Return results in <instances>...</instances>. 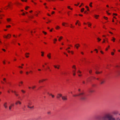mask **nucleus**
Here are the masks:
<instances>
[{
  "instance_id": "obj_61",
  "label": "nucleus",
  "mask_w": 120,
  "mask_h": 120,
  "mask_svg": "<svg viewBox=\"0 0 120 120\" xmlns=\"http://www.w3.org/2000/svg\"><path fill=\"white\" fill-rule=\"evenodd\" d=\"M16 59L15 58L14 59V60L15 61H16Z\"/></svg>"
},
{
  "instance_id": "obj_58",
  "label": "nucleus",
  "mask_w": 120,
  "mask_h": 120,
  "mask_svg": "<svg viewBox=\"0 0 120 120\" xmlns=\"http://www.w3.org/2000/svg\"><path fill=\"white\" fill-rule=\"evenodd\" d=\"M117 73L118 74L120 75V71H117Z\"/></svg>"
},
{
  "instance_id": "obj_55",
  "label": "nucleus",
  "mask_w": 120,
  "mask_h": 120,
  "mask_svg": "<svg viewBox=\"0 0 120 120\" xmlns=\"http://www.w3.org/2000/svg\"><path fill=\"white\" fill-rule=\"evenodd\" d=\"M43 32L45 34H47V33L46 32L44 31H43Z\"/></svg>"
},
{
  "instance_id": "obj_52",
  "label": "nucleus",
  "mask_w": 120,
  "mask_h": 120,
  "mask_svg": "<svg viewBox=\"0 0 120 120\" xmlns=\"http://www.w3.org/2000/svg\"><path fill=\"white\" fill-rule=\"evenodd\" d=\"M29 73V72H28V71H26V74L27 75H28Z\"/></svg>"
},
{
  "instance_id": "obj_8",
  "label": "nucleus",
  "mask_w": 120,
  "mask_h": 120,
  "mask_svg": "<svg viewBox=\"0 0 120 120\" xmlns=\"http://www.w3.org/2000/svg\"><path fill=\"white\" fill-rule=\"evenodd\" d=\"M100 84H102L104 83L105 82V80L104 79H101L100 81Z\"/></svg>"
},
{
  "instance_id": "obj_60",
  "label": "nucleus",
  "mask_w": 120,
  "mask_h": 120,
  "mask_svg": "<svg viewBox=\"0 0 120 120\" xmlns=\"http://www.w3.org/2000/svg\"><path fill=\"white\" fill-rule=\"evenodd\" d=\"M120 67V65L119 66L118 65H117L116 66V68L119 67Z\"/></svg>"
},
{
  "instance_id": "obj_19",
  "label": "nucleus",
  "mask_w": 120,
  "mask_h": 120,
  "mask_svg": "<svg viewBox=\"0 0 120 120\" xmlns=\"http://www.w3.org/2000/svg\"><path fill=\"white\" fill-rule=\"evenodd\" d=\"M8 8H9V7L8 6V5L4 7V9L5 10H6V9H8Z\"/></svg>"
},
{
  "instance_id": "obj_24",
  "label": "nucleus",
  "mask_w": 120,
  "mask_h": 120,
  "mask_svg": "<svg viewBox=\"0 0 120 120\" xmlns=\"http://www.w3.org/2000/svg\"><path fill=\"white\" fill-rule=\"evenodd\" d=\"M115 120H120V117H117L116 119L115 118Z\"/></svg>"
},
{
  "instance_id": "obj_50",
  "label": "nucleus",
  "mask_w": 120,
  "mask_h": 120,
  "mask_svg": "<svg viewBox=\"0 0 120 120\" xmlns=\"http://www.w3.org/2000/svg\"><path fill=\"white\" fill-rule=\"evenodd\" d=\"M33 32H34V33H35V32L34 31H31L30 32V33L32 34V33H33Z\"/></svg>"
},
{
  "instance_id": "obj_5",
  "label": "nucleus",
  "mask_w": 120,
  "mask_h": 120,
  "mask_svg": "<svg viewBox=\"0 0 120 120\" xmlns=\"http://www.w3.org/2000/svg\"><path fill=\"white\" fill-rule=\"evenodd\" d=\"M22 104V102L19 100H18L16 101L15 103V104L16 105H21Z\"/></svg>"
},
{
  "instance_id": "obj_11",
  "label": "nucleus",
  "mask_w": 120,
  "mask_h": 120,
  "mask_svg": "<svg viewBox=\"0 0 120 120\" xmlns=\"http://www.w3.org/2000/svg\"><path fill=\"white\" fill-rule=\"evenodd\" d=\"M7 39H9L10 38L11 36V35L10 34H8L7 35Z\"/></svg>"
},
{
  "instance_id": "obj_38",
  "label": "nucleus",
  "mask_w": 120,
  "mask_h": 120,
  "mask_svg": "<svg viewBox=\"0 0 120 120\" xmlns=\"http://www.w3.org/2000/svg\"><path fill=\"white\" fill-rule=\"evenodd\" d=\"M19 73L20 74H22L23 73V72L22 71H19Z\"/></svg>"
},
{
  "instance_id": "obj_2",
  "label": "nucleus",
  "mask_w": 120,
  "mask_h": 120,
  "mask_svg": "<svg viewBox=\"0 0 120 120\" xmlns=\"http://www.w3.org/2000/svg\"><path fill=\"white\" fill-rule=\"evenodd\" d=\"M80 96V99L82 100H85L86 99V96L84 93H81L79 94Z\"/></svg>"
},
{
  "instance_id": "obj_14",
  "label": "nucleus",
  "mask_w": 120,
  "mask_h": 120,
  "mask_svg": "<svg viewBox=\"0 0 120 120\" xmlns=\"http://www.w3.org/2000/svg\"><path fill=\"white\" fill-rule=\"evenodd\" d=\"M23 82L22 81H20L19 83V86H21L23 84Z\"/></svg>"
},
{
  "instance_id": "obj_7",
  "label": "nucleus",
  "mask_w": 120,
  "mask_h": 120,
  "mask_svg": "<svg viewBox=\"0 0 120 120\" xmlns=\"http://www.w3.org/2000/svg\"><path fill=\"white\" fill-rule=\"evenodd\" d=\"M62 95L61 94H58L56 96V98L58 99H59L60 97H62Z\"/></svg>"
},
{
  "instance_id": "obj_46",
  "label": "nucleus",
  "mask_w": 120,
  "mask_h": 120,
  "mask_svg": "<svg viewBox=\"0 0 120 120\" xmlns=\"http://www.w3.org/2000/svg\"><path fill=\"white\" fill-rule=\"evenodd\" d=\"M29 17V18H30L31 19H32L33 18V16H30V17Z\"/></svg>"
},
{
  "instance_id": "obj_56",
  "label": "nucleus",
  "mask_w": 120,
  "mask_h": 120,
  "mask_svg": "<svg viewBox=\"0 0 120 120\" xmlns=\"http://www.w3.org/2000/svg\"><path fill=\"white\" fill-rule=\"evenodd\" d=\"M41 53H42L41 55V56H44V55H43V52H41Z\"/></svg>"
},
{
  "instance_id": "obj_32",
  "label": "nucleus",
  "mask_w": 120,
  "mask_h": 120,
  "mask_svg": "<svg viewBox=\"0 0 120 120\" xmlns=\"http://www.w3.org/2000/svg\"><path fill=\"white\" fill-rule=\"evenodd\" d=\"M79 96V94L78 95H73V96L74 97H75L76 96Z\"/></svg>"
},
{
  "instance_id": "obj_17",
  "label": "nucleus",
  "mask_w": 120,
  "mask_h": 120,
  "mask_svg": "<svg viewBox=\"0 0 120 120\" xmlns=\"http://www.w3.org/2000/svg\"><path fill=\"white\" fill-rule=\"evenodd\" d=\"M47 56L48 57L49 59H50L51 57V54L49 53V54L47 55Z\"/></svg>"
},
{
  "instance_id": "obj_59",
  "label": "nucleus",
  "mask_w": 120,
  "mask_h": 120,
  "mask_svg": "<svg viewBox=\"0 0 120 120\" xmlns=\"http://www.w3.org/2000/svg\"><path fill=\"white\" fill-rule=\"evenodd\" d=\"M22 15H25V14L23 12L22 14Z\"/></svg>"
},
{
  "instance_id": "obj_15",
  "label": "nucleus",
  "mask_w": 120,
  "mask_h": 120,
  "mask_svg": "<svg viewBox=\"0 0 120 120\" xmlns=\"http://www.w3.org/2000/svg\"><path fill=\"white\" fill-rule=\"evenodd\" d=\"M89 92L90 93H93L94 92V90H91V89H89Z\"/></svg>"
},
{
  "instance_id": "obj_42",
  "label": "nucleus",
  "mask_w": 120,
  "mask_h": 120,
  "mask_svg": "<svg viewBox=\"0 0 120 120\" xmlns=\"http://www.w3.org/2000/svg\"><path fill=\"white\" fill-rule=\"evenodd\" d=\"M97 39L98 40V41H100L101 40V39L99 38H98Z\"/></svg>"
},
{
  "instance_id": "obj_48",
  "label": "nucleus",
  "mask_w": 120,
  "mask_h": 120,
  "mask_svg": "<svg viewBox=\"0 0 120 120\" xmlns=\"http://www.w3.org/2000/svg\"><path fill=\"white\" fill-rule=\"evenodd\" d=\"M117 113V112H113V113L114 114H116Z\"/></svg>"
},
{
  "instance_id": "obj_49",
  "label": "nucleus",
  "mask_w": 120,
  "mask_h": 120,
  "mask_svg": "<svg viewBox=\"0 0 120 120\" xmlns=\"http://www.w3.org/2000/svg\"><path fill=\"white\" fill-rule=\"evenodd\" d=\"M60 28V27L58 26H57L56 27V29H58V28Z\"/></svg>"
},
{
  "instance_id": "obj_3",
  "label": "nucleus",
  "mask_w": 120,
  "mask_h": 120,
  "mask_svg": "<svg viewBox=\"0 0 120 120\" xmlns=\"http://www.w3.org/2000/svg\"><path fill=\"white\" fill-rule=\"evenodd\" d=\"M27 107L28 108L30 109H32L34 107V106L32 105V103L31 102H29L28 103Z\"/></svg>"
},
{
  "instance_id": "obj_36",
  "label": "nucleus",
  "mask_w": 120,
  "mask_h": 120,
  "mask_svg": "<svg viewBox=\"0 0 120 120\" xmlns=\"http://www.w3.org/2000/svg\"><path fill=\"white\" fill-rule=\"evenodd\" d=\"M47 113L48 115H50L51 114V112L50 111L48 112H47Z\"/></svg>"
},
{
  "instance_id": "obj_13",
  "label": "nucleus",
  "mask_w": 120,
  "mask_h": 120,
  "mask_svg": "<svg viewBox=\"0 0 120 120\" xmlns=\"http://www.w3.org/2000/svg\"><path fill=\"white\" fill-rule=\"evenodd\" d=\"M80 46V45L78 44H77L75 45V47L77 49H78L79 47Z\"/></svg>"
},
{
  "instance_id": "obj_26",
  "label": "nucleus",
  "mask_w": 120,
  "mask_h": 120,
  "mask_svg": "<svg viewBox=\"0 0 120 120\" xmlns=\"http://www.w3.org/2000/svg\"><path fill=\"white\" fill-rule=\"evenodd\" d=\"M63 37L62 36L60 37V38L58 39V40L59 41H60V40L62 39L63 38Z\"/></svg>"
},
{
  "instance_id": "obj_63",
  "label": "nucleus",
  "mask_w": 120,
  "mask_h": 120,
  "mask_svg": "<svg viewBox=\"0 0 120 120\" xmlns=\"http://www.w3.org/2000/svg\"><path fill=\"white\" fill-rule=\"evenodd\" d=\"M114 54V53L113 52H111V54L112 55H113Z\"/></svg>"
},
{
  "instance_id": "obj_33",
  "label": "nucleus",
  "mask_w": 120,
  "mask_h": 120,
  "mask_svg": "<svg viewBox=\"0 0 120 120\" xmlns=\"http://www.w3.org/2000/svg\"><path fill=\"white\" fill-rule=\"evenodd\" d=\"M92 2H91L89 4V6L91 7H92Z\"/></svg>"
},
{
  "instance_id": "obj_16",
  "label": "nucleus",
  "mask_w": 120,
  "mask_h": 120,
  "mask_svg": "<svg viewBox=\"0 0 120 120\" xmlns=\"http://www.w3.org/2000/svg\"><path fill=\"white\" fill-rule=\"evenodd\" d=\"M13 104H11L9 107V109L10 110H11V109L12 107L13 106Z\"/></svg>"
},
{
  "instance_id": "obj_64",
  "label": "nucleus",
  "mask_w": 120,
  "mask_h": 120,
  "mask_svg": "<svg viewBox=\"0 0 120 120\" xmlns=\"http://www.w3.org/2000/svg\"><path fill=\"white\" fill-rule=\"evenodd\" d=\"M17 92H16V91H15V90H14V94H15L16 93H17Z\"/></svg>"
},
{
  "instance_id": "obj_28",
  "label": "nucleus",
  "mask_w": 120,
  "mask_h": 120,
  "mask_svg": "<svg viewBox=\"0 0 120 120\" xmlns=\"http://www.w3.org/2000/svg\"><path fill=\"white\" fill-rule=\"evenodd\" d=\"M21 91L23 93H25V91L23 90H21Z\"/></svg>"
},
{
  "instance_id": "obj_54",
  "label": "nucleus",
  "mask_w": 120,
  "mask_h": 120,
  "mask_svg": "<svg viewBox=\"0 0 120 120\" xmlns=\"http://www.w3.org/2000/svg\"><path fill=\"white\" fill-rule=\"evenodd\" d=\"M2 50L4 51V52H5L6 50L4 49H2Z\"/></svg>"
},
{
  "instance_id": "obj_43",
  "label": "nucleus",
  "mask_w": 120,
  "mask_h": 120,
  "mask_svg": "<svg viewBox=\"0 0 120 120\" xmlns=\"http://www.w3.org/2000/svg\"><path fill=\"white\" fill-rule=\"evenodd\" d=\"M73 68H74L75 70L76 69V68L75 67V66L74 65L72 67Z\"/></svg>"
},
{
  "instance_id": "obj_44",
  "label": "nucleus",
  "mask_w": 120,
  "mask_h": 120,
  "mask_svg": "<svg viewBox=\"0 0 120 120\" xmlns=\"http://www.w3.org/2000/svg\"><path fill=\"white\" fill-rule=\"evenodd\" d=\"M92 72V70H90L89 71V73L90 74Z\"/></svg>"
},
{
  "instance_id": "obj_4",
  "label": "nucleus",
  "mask_w": 120,
  "mask_h": 120,
  "mask_svg": "<svg viewBox=\"0 0 120 120\" xmlns=\"http://www.w3.org/2000/svg\"><path fill=\"white\" fill-rule=\"evenodd\" d=\"M4 106L5 109H7L8 108V103L7 102H5L3 105Z\"/></svg>"
},
{
  "instance_id": "obj_40",
  "label": "nucleus",
  "mask_w": 120,
  "mask_h": 120,
  "mask_svg": "<svg viewBox=\"0 0 120 120\" xmlns=\"http://www.w3.org/2000/svg\"><path fill=\"white\" fill-rule=\"evenodd\" d=\"M15 95L17 96H18L19 95V94H18L17 92L15 93Z\"/></svg>"
},
{
  "instance_id": "obj_53",
  "label": "nucleus",
  "mask_w": 120,
  "mask_h": 120,
  "mask_svg": "<svg viewBox=\"0 0 120 120\" xmlns=\"http://www.w3.org/2000/svg\"><path fill=\"white\" fill-rule=\"evenodd\" d=\"M3 80L5 82H6V79L5 78H4Z\"/></svg>"
},
{
  "instance_id": "obj_57",
  "label": "nucleus",
  "mask_w": 120,
  "mask_h": 120,
  "mask_svg": "<svg viewBox=\"0 0 120 120\" xmlns=\"http://www.w3.org/2000/svg\"><path fill=\"white\" fill-rule=\"evenodd\" d=\"M3 62L4 64H5V62L4 61H3Z\"/></svg>"
},
{
  "instance_id": "obj_37",
  "label": "nucleus",
  "mask_w": 120,
  "mask_h": 120,
  "mask_svg": "<svg viewBox=\"0 0 120 120\" xmlns=\"http://www.w3.org/2000/svg\"><path fill=\"white\" fill-rule=\"evenodd\" d=\"M112 38H113V39H112V41H113V42H114L115 41V39L113 37Z\"/></svg>"
},
{
  "instance_id": "obj_45",
  "label": "nucleus",
  "mask_w": 120,
  "mask_h": 120,
  "mask_svg": "<svg viewBox=\"0 0 120 120\" xmlns=\"http://www.w3.org/2000/svg\"><path fill=\"white\" fill-rule=\"evenodd\" d=\"M99 16V15H95V17L96 18V19L97 18V17H98Z\"/></svg>"
},
{
  "instance_id": "obj_35",
  "label": "nucleus",
  "mask_w": 120,
  "mask_h": 120,
  "mask_svg": "<svg viewBox=\"0 0 120 120\" xmlns=\"http://www.w3.org/2000/svg\"><path fill=\"white\" fill-rule=\"evenodd\" d=\"M19 68H20L21 69H22L23 68V67L22 66H19L18 67Z\"/></svg>"
},
{
  "instance_id": "obj_47",
  "label": "nucleus",
  "mask_w": 120,
  "mask_h": 120,
  "mask_svg": "<svg viewBox=\"0 0 120 120\" xmlns=\"http://www.w3.org/2000/svg\"><path fill=\"white\" fill-rule=\"evenodd\" d=\"M104 18L106 20H107L108 19V18H107V17H106L105 16H104Z\"/></svg>"
},
{
  "instance_id": "obj_34",
  "label": "nucleus",
  "mask_w": 120,
  "mask_h": 120,
  "mask_svg": "<svg viewBox=\"0 0 120 120\" xmlns=\"http://www.w3.org/2000/svg\"><path fill=\"white\" fill-rule=\"evenodd\" d=\"M102 72H97V71H96V72H95V73L96 74H99L100 73H101Z\"/></svg>"
},
{
  "instance_id": "obj_62",
  "label": "nucleus",
  "mask_w": 120,
  "mask_h": 120,
  "mask_svg": "<svg viewBox=\"0 0 120 120\" xmlns=\"http://www.w3.org/2000/svg\"><path fill=\"white\" fill-rule=\"evenodd\" d=\"M13 36L14 37H15V38L17 37L14 34L13 35Z\"/></svg>"
},
{
  "instance_id": "obj_51",
  "label": "nucleus",
  "mask_w": 120,
  "mask_h": 120,
  "mask_svg": "<svg viewBox=\"0 0 120 120\" xmlns=\"http://www.w3.org/2000/svg\"><path fill=\"white\" fill-rule=\"evenodd\" d=\"M106 12L108 15H110V13H108L107 11H106Z\"/></svg>"
},
{
  "instance_id": "obj_23",
  "label": "nucleus",
  "mask_w": 120,
  "mask_h": 120,
  "mask_svg": "<svg viewBox=\"0 0 120 120\" xmlns=\"http://www.w3.org/2000/svg\"><path fill=\"white\" fill-rule=\"evenodd\" d=\"M3 37L4 38L7 39V36L5 35H4V36H3Z\"/></svg>"
},
{
  "instance_id": "obj_39",
  "label": "nucleus",
  "mask_w": 120,
  "mask_h": 120,
  "mask_svg": "<svg viewBox=\"0 0 120 120\" xmlns=\"http://www.w3.org/2000/svg\"><path fill=\"white\" fill-rule=\"evenodd\" d=\"M36 87V86H32V88L34 89Z\"/></svg>"
},
{
  "instance_id": "obj_29",
  "label": "nucleus",
  "mask_w": 120,
  "mask_h": 120,
  "mask_svg": "<svg viewBox=\"0 0 120 120\" xmlns=\"http://www.w3.org/2000/svg\"><path fill=\"white\" fill-rule=\"evenodd\" d=\"M84 9V8H82L81 9V11L82 12H83V11Z\"/></svg>"
},
{
  "instance_id": "obj_1",
  "label": "nucleus",
  "mask_w": 120,
  "mask_h": 120,
  "mask_svg": "<svg viewBox=\"0 0 120 120\" xmlns=\"http://www.w3.org/2000/svg\"><path fill=\"white\" fill-rule=\"evenodd\" d=\"M96 119L97 120H115V118L109 113L106 114L102 116H98Z\"/></svg>"
},
{
  "instance_id": "obj_10",
  "label": "nucleus",
  "mask_w": 120,
  "mask_h": 120,
  "mask_svg": "<svg viewBox=\"0 0 120 120\" xmlns=\"http://www.w3.org/2000/svg\"><path fill=\"white\" fill-rule=\"evenodd\" d=\"M6 20L9 23L11 21V19L10 18H7L6 19Z\"/></svg>"
},
{
  "instance_id": "obj_6",
  "label": "nucleus",
  "mask_w": 120,
  "mask_h": 120,
  "mask_svg": "<svg viewBox=\"0 0 120 120\" xmlns=\"http://www.w3.org/2000/svg\"><path fill=\"white\" fill-rule=\"evenodd\" d=\"M62 99L63 101H66L67 100V96H62Z\"/></svg>"
},
{
  "instance_id": "obj_22",
  "label": "nucleus",
  "mask_w": 120,
  "mask_h": 120,
  "mask_svg": "<svg viewBox=\"0 0 120 120\" xmlns=\"http://www.w3.org/2000/svg\"><path fill=\"white\" fill-rule=\"evenodd\" d=\"M31 1L35 5L37 4V3H36L33 0H32Z\"/></svg>"
},
{
  "instance_id": "obj_21",
  "label": "nucleus",
  "mask_w": 120,
  "mask_h": 120,
  "mask_svg": "<svg viewBox=\"0 0 120 120\" xmlns=\"http://www.w3.org/2000/svg\"><path fill=\"white\" fill-rule=\"evenodd\" d=\"M16 4L17 6H18V5H20L21 4L19 2H17L16 3Z\"/></svg>"
},
{
  "instance_id": "obj_12",
  "label": "nucleus",
  "mask_w": 120,
  "mask_h": 120,
  "mask_svg": "<svg viewBox=\"0 0 120 120\" xmlns=\"http://www.w3.org/2000/svg\"><path fill=\"white\" fill-rule=\"evenodd\" d=\"M8 5L9 8H10L12 5V4L11 2L9 3H8Z\"/></svg>"
},
{
  "instance_id": "obj_30",
  "label": "nucleus",
  "mask_w": 120,
  "mask_h": 120,
  "mask_svg": "<svg viewBox=\"0 0 120 120\" xmlns=\"http://www.w3.org/2000/svg\"><path fill=\"white\" fill-rule=\"evenodd\" d=\"M54 67V68H57V69H59V67H57V66H56V65H54L53 66Z\"/></svg>"
},
{
  "instance_id": "obj_25",
  "label": "nucleus",
  "mask_w": 120,
  "mask_h": 120,
  "mask_svg": "<svg viewBox=\"0 0 120 120\" xmlns=\"http://www.w3.org/2000/svg\"><path fill=\"white\" fill-rule=\"evenodd\" d=\"M73 72H74L73 73V75L74 76L75 75V70L73 71Z\"/></svg>"
},
{
  "instance_id": "obj_31",
  "label": "nucleus",
  "mask_w": 120,
  "mask_h": 120,
  "mask_svg": "<svg viewBox=\"0 0 120 120\" xmlns=\"http://www.w3.org/2000/svg\"><path fill=\"white\" fill-rule=\"evenodd\" d=\"M30 7L28 6H27L26 7V8H25V9L26 10H27Z\"/></svg>"
},
{
  "instance_id": "obj_27",
  "label": "nucleus",
  "mask_w": 120,
  "mask_h": 120,
  "mask_svg": "<svg viewBox=\"0 0 120 120\" xmlns=\"http://www.w3.org/2000/svg\"><path fill=\"white\" fill-rule=\"evenodd\" d=\"M45 80V79H42L41 80H40L39 81V82H43Z\"/></svg>"
},
{
  "instance_id": "obj_20",
  "label": "nucleus",
  "mask_w": 120,
  "mask_h": 120,
  "mask_svg": "<svg viewBox=\"0 0 120 120\" xmlns=\"http://www.w3.org/2000/svg\"><path fill=\"white\" fill-rule=\"evenodd\" d=\"M11 27V26L10 25H7L6 26V27L7 28H10Z\"/></svg>"
},
{
  "instance_id": "obj_18",
  "label": "nucleus",
  "mask_w": 120,
  "mask_h": 120,
  "mask_svg": "<svg viewBox=\"0 0 120 120\" xmlns=\"http://www.w3.org/2000/svg\"><path fill=\"white\" fill-rule=\"evenodd\" d=\"M48 94L50 96H51L52 98H53L54 97V95L52 94H50L49 93H48Z\"/></svg>"
},
{
  "instance_id": "obj_41",
  "label": "nucleus",
  "mask_w": 120,
  "mask_h": 120,
  "mask_svg": "<svg viewBox=\"0 0 120 120\" xmlns=\"http://www.w3.org/2000/svg\"><path fill=\"white\" fill-rule=\"evenodd\" d=\"M87 23H88V26L89 27H90L91 25V24L90 23H89V22H88Z\"/></svg>"
},
{
  "instance_id": "obj_9",
  "label": "nucleus",
  "mask_w": 120,
  "mask_h": 120,
  "mask_svg": "<svg viewBox=\"0 0 120 120\" xmlns=\"http://www.w3.org/2000/svg\"><path fill=\"white\" fill-rule=\"evenodd\" d=\"M30 54L29 53L26 52L25 53V57L26 58H28L29 57V56Z\"/></svg>"
}]
</instances>
